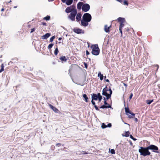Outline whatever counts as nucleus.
I'll list each match as a JSON object with an SVG mask.
<instances>
[{"label":"nucleus","instance_id":"0e129e2a","mask_svg":"<svg viewBox=\"0 0 160 160\" xmlns=\"http://www.w3.org/2000/svg\"><path fill=\"white\" fill-rule=\"evenodd\" d=\"M107 82H109V81L108 79H107L105 80Z\"/></svg>","mask_w":160,"mask_h":160},{"label":"nucleus","instance_id":"0eeeda50","mask_svg":"<svg viewBox=\"0 0 160 160\" xmlns=\"http://www.w3.org/2000/svg\"><path fill=\"white\" fill-rule=\"evenodd\" d=\"M73 32L78 34H83L84 33V30H82L79 28H74L73 29Z\"/></svg>","mask_w":160,"mask_h":160},{"label":"nucleus","instance_id":"e433bc0d","mask_svg":"<svg viewBox=\"0 0 160 160\" xmlns=\"http://www.w3.org/2000/svg\"><path fill=\"white\" fill-rule=\"evenodd\" d=\"M100 108H106V105H102L101 107H100Z\"/></svg>","mask_w":160,"mask_h":160},{"label":"nucleus","instance_id":"b1692460","mask_svg":"<svg viewBox=\"0 0 160 160\" xmlns=\"http://www.w3.org/2000/svg\"><path fill=\"white\" fill-rule=\"evenodd\" d=\"M153 101V100H147L146 101V102L147 104L149 105L151 104Z\"/></svg>","mask_w":160,"mask_h":160},{"label":"nucleus","instance_id":"338daca9","mask_svg":"<svg viewBox=\"0 0 160 160\" xmlns=\"http://www.w3.org/2000/svg\"><path fill=\"white\" fill-rule=\"evenodd\" d=\"M4 10V9L3 8H2L1 9V11H3Z\"/></svg>","mask_w":160,"mask_h":160},{"label":"nucleus","instance_id":"2f4dec72","mask_svg":"<svg viewBox=\"0 0 160 160\" xmlns=\"http://www.w3.org/2000/svg\"><path fill=\"white\" fill-rule=\"evenodd\" d=\"M109 93H107V96H108V97H110V98H111V95L112 94V91H109Z\"/></svg>","mask_w":160,"mask_h":160},{"label":"nucleus","instance_id":"603ef678","mask_svg":"<svg viewBox=\"0 0 160 160\" xmlns=\"http://www.w3.org/2000/svg\"><path fill=\"white\" fill-rule=\"evenodd\" d=\"M90 54V53L89 51H88V50H86V55H88Z\"/></svg>","mask_w":160,"mask_h":160},{"label":"nucleus","instance_id":"4468645a","mask_svg":"<svg viewBox=\"0 0 160 160\" xmlns=\"http://www.w3.org/2000/svg\"><path fill=\"white\" fill-rule=\"evenodd\" d=\"M108 91L107 86L104 88L102 91V95L103 96H106L107 94V92Z\"/></svg>","mask_w":160,"mask_h":160},{"label":"nucleus","instance_id":"a19ab883","mask_svg":"<svg viewBox=\"0 0 160 160\" xmlns=\"http://www.w3.org/2000/svg\"><path fill=\"white\" fill-rule=\"evenodd\" d=\"M51 149L52 150H53L55 149V146L53 145H52L51 146Z\"/></svg>","mask_w":160,"mask_h":160},{"label":"nucleus","instance_id":"a878e982","mask_svg":"<svg viewBox=\"0 0 160 160\" xmlns=\"http://www.w3.org/2000/svg\"><path fill=\"white\" fill-rule=\"evenodd\" d=\"M129 114L132 116H131V115H129L128 118H134L133 116H134L135 115V114L131 112H130V113Z\"/></svg>","mask_w":160,"mask_h":160},{"label":"nucleus","instance_id":"423d86ee","mask_svg":"<svg viewBox=\"0 0 160 160\" xmlns=\"http://www.w3.org/2000/svg\"><path fill=\"white\" fill-rule=\"evenodd\" d=\"M90 8V6L88 4L83 3L82 8V10L84 12L88 11Z\"/></svg>","mask_w":160,"mask_h":160},{"label":"nucleus","instance_id":"ddd939ff","mask_svg":"<svg viewBox=\"0 0 160 160\" xmlns=\"http://www.w3.org/2000/svg\"><path fill=\"white\" fill-rule=\"evenodd\" d=\"M76 17V21L77 22L80 21L81 20V18L82 17V14L81 13H77Z\"/></svg>","mask_w":160,"mask_h":160},{"label":"nucleus","instance_id":"aec40b11","mask_svg":"<svg viewBox=\"0 0 160 160\" xmlns=\"http://www.w3.org/2000/svg\"><path fill=\"white\" fill-rule=\"evenodd\" d=\"M73 1V0H67L65 3L67 5L69 6L72 3Z\"/></svg>","mask_w":160,"mask_h":160},{"label":"nucleus","instance_id":"39448f33","mask_svg":"<svg viewBox=\"0 0 160 160\" xmlns=\"http://www.w3.org/2000/svg\"><path fill=\"white\" fill-rule=\"evenodd\" d=\"M82 18L87 21L90 22L92 19V16L89 13H86L83 15Z\"/></svg>","mask_w":160,"mask_h":160},{"label":"nucleus","instance_id":"de8ad7c7","mask_svg":"<svg viewBox=\"0 0 160 160\" xmlns=\"http://www.w3.org/2000/svg\"><path fill=\"white\" fill-rule=\"evenodd\" d=\"M132 96H133V94L132 93L130 94V95L129 96V99L130 100L132 98Z\"/></svg>","mask_w":160,"mask_h":160},{"label":"nucleus","instance_id":"f8f14e48","mask_svg":"<svg viewBox=\"0 0 160 160\" xmlns=\"http://www.w3.org/2000/svg\"><path fill=\"white\" fill-rule=\"evenodd\" d=\"M51 35L50 33H47L44 35H43L42 36V39H47Z\"/></svg>","mask_w":160,"mask_h":160},{"label":"nucleus","instance_id":"9d476101","mask_svg":"<svg viewBox=\"0 0 160 160\" xmlns=\"http://www.w3.org/2000/svg\"><path fill=\"white\" fill-rule=\"evenodd\" d=\"M112 126V124L111 123H108L107 125L105 124V123H102V124L101 128L102 129H105L107 127L111 128Z\"/></svg>","mask_w":160,"mask_h":160},{"label":"nucleus","instance_id":"7c9ffc66","mask_svg":"<svg viewBox=\"0 0 160 160\" xmlns=\"http://www.w3.org/2000/svg\"><path fill=\"white\" fill-rule=\"evenodd\" d=\"M55 38V36L54 35L51 37L50 39V42H52Z\"/></svg>","mask_w":160,"mask_h":160},{"label":"nucleus","instance_id":"8fccbe9b","mask_svg":"<svg viewBox=\"0 0 160 160\" xmlns=\"http://www.w3.org/2000/svg\"><path fill=\"white\" fill-rule=\"evenodd\" d=\"M31 33L35 31V29L34 28H32L31 29Z\"/></svg>","mask_w":160,"mask_h":160},{"label":"nucleus","instance_id":"37998d69","mask_svg":"<svg viewBox=\"0 0 160 160\" xmlns=\"http://www.w3.org/2000/svg\"><path fill=\"white\" fill-rule=\"evenodd\" d=\"M91 102H92V104L93 105H94V106H95V105H95V102L93 100H92V101H91Z\"/></svg>","mask_w":160,"mask_h":160},{"label":"nucleus","instance_id":"6e6d98bb","mask_svg":"<svg viewBox=\"0 0 160 160\" xmlns=\"http://www.w3.org/2000/svg\"><path fill=\"white\" fill-rule=\"evenodd\" d=\"M104 105H107L108 104L107 102H104Z\"/></svg>","mask_w":160,"mask_h":160},{"label":"nucleus","instance_id":"052dcab7","mask_svg":"<svg viewBox=\"0 0 160 160\" xmlns=\"http://www.w3.org/2000/svg\"><path fill=\"white\" fill-rule=\"evenodd\" d=\"M112 90V89H111V88L109 87L108 89V91H109H109H111Z\"/></svg>","mask_w":160,"mask_h":160},{"label":"nucleus","instance_id":"bb28decb","mask_svg":"<svg viewBox=\"0 0 160 160\" xmlns=\"http://www.w3.org/2000/svg\"><path fill=\"white\" fill-rule=\"evenodd\" d=\"M58 52H59V51H58V47L57 46V48L55 49V50L54 51V54L55 55H57V54H58Z\"/></svg>","mask_w":160,"mask_h":160},{"label":"nucleus","instance_id":"a18cd8bd","mask_svg":"<svg viewBox=\"0 0 160 160\" xmlns=\"http://www.w3.org/2000/svg\"><path fill=\"white\" fill-rule=\"evenodd\" d=\"M94 108H95L96 110H97V111L99 110V109L98 108V107L97 106L95 105V106H94Z\"/></svg>","mask_w":160,"mask_h":160},{"label":"nucleus","instance_id":"49530a36","mask_svg":"<svg viewBox=\"0 0 160 160\" xmlns=\"http://www.w3.org/2000/svg\"><path fill=\"white\" fill-rule=\"evenodd\" d=\"M97 95L98 97H99L102 96L101 95L100 93L99 92L98 93Z\"/></svg>","mask_w":160,"mask_h":160},{"label":"nucleus","instance_id":"72a5a7b5","mask_svg":"<svg viewBox=\"0 0 160 160\" xmlns=\"http://www.w3.org/2000/svg\"><path fill=\"white\" fill-rule=\"evenodd\" d=\"M110 153L112 154H115V152L114 149H111L110 151Z\"/></svg>","mask_w":160,"mask_h":160},{"label":"nucleus","instance_id":"4c0bfd02","mask_svg":"<svg viewBox=\"0 0 160 160\" xmlns=\"http://www.w3.org/2000/svg\"><path fill=\"white\" fill-rule=\"evenodd\" d=\"M124 4L125 5H128V1L127 0H124L123 2Z\"/></svg>","mask_w":160,"mask_h":160},{"label":"nucleus","instance_id":"774afa93","mask_svg":"<svg viewBox=\"0 0 160 160\" xmlns=\"http://www.w3.org/2000/svg\"><path fill=\"white\" fill-rule=\"evenodd\" d=\"M88 59H89V61H91V59H90V58H88Z\"/></svg>","mask_w":160,"mask_h":160},{"label":"nucleus","instance_id":"6ab92c4d","mask_svg":"<svg viewBox=\"0 0 160 160\" xmlns=\"http://www.w3.org/2000/svg\"><path fill=\"white\" fill-rule=\"evenodd\" d=\"M98 77H99L100 80H102L103 79L104 76L100 72H98Z\"/></svg>","mask_w":160,"mask_h":160},{"label":"nucleus","instance_id":"1a4fd4ad","mask_svg":"<svg viewBox=\"0 0 160 160\" xmlns=\"http://www.w3.org/2000/svg\"><path fill=\"white\" fill-rule=\"evenodd\" d=\"M89 22L82 18L81 20V25L84 27H87L88 25Z\"/></svg>","mask_w":160,"mask_h":160},{"label":"nucleus","instance_id":"c756f323","mask_svg":"<svg viewBox=\"0 0 160 160\" xmlns=\"http://www.w3.org/2000/svg\"><path fill=\"white\" fill-rule=\"evenodd\" d=\"M106 97V98H105V97H103V100H104V102H106L110 98V97L107 96V95L106 96H105Z\"/></svg>","mask_w":160,"mask_h":160},{"label":"nucleus","instance_id":"f704fd0d","mask_svg":"<svg viewBox=\"0 0 160 160\" xmlns=\"http://www.w3.org/2000/svg\"><path fill=\"white\" fill-rule=\"evenodd\" d=\"M129 136L130 138L134 141H135L137 140V139L134 138L132 135H130Z\"/></svg>","mask_w":160,"mask_h":160},{"label":"nucleus","instance_id":"13d9d810","mask_svg":"<svg viewBox=\"0 0 160 160\" xmlns=\"http://www.w3.org/2000/svg\"><path fill=\"white\" fill-rule=\"evenodd\" d=\"M123 85L126 88L127 87V84L124 83H123Z\"/></svg>","mask_w":160,"mask_h":160},{"label":"nucleus","instance_id":"c85d7f7f","mask_svg":"<svg viewBox=\"0 0 160 160\" xmlns=\"http://www.w3.org/2000/svg\"><path fill=\"white\" fill-rule=\"evenodd\" d=\"M53 45H54V44L52 43L49 44V45H48V49H50L51 48H52V47L53 46Z\"/></svg>","mask_w":160,"mask_h":160},{"label":"nucleus","instance_id":"f3484780","mask_svg":"<svg viewBox=\"0 0 160 160\" xmlns=\"http://www.w3.org/2000/svg\"><path fill=\"white\" fill-rule=\"evenodd\" d=\"M111 27V26L108 27L107 25H106L104 26V31L106 32H110V28Z\"/></svg>","mask_w":160,"mask_h":160},{"label":"nucleus","instance_id":"a211bd4d","mask_svg":"<svg viewBox=\"0 0 160 160\" xmlns=\"http://www.w3.org/2000/svg\"><path fill=\"white\" fill-rule=\"evenodd\" d=\"M117 19L118 21L120 22V23L121 22L123 23L125 21V19L123 18L119 17Z\"/></svg>","mask_w":160,"mask_h":160},{"label":"nucleus","instance_id":"5701e85b","mask_svg":"<svg viewBox=\"0 0 160 160\" xmlns=\"http://www.w3.org/2000/svg\"><path fill=\"white\" fill-rule=\"evenodd\" d=\"M59 59L62 61L66 62L67 59L65 56H62L59 58Z\"/></svg>","mask_w":160,"mask_h":160},{"label":"nucleus","instance_id":"2eb2a0df","mask_svg":"<svg viewBox=\"0 0 160 160\" xmlns=\"http://www.w3.org/2000/svg\"><path fill=\"white\" fill-rule=\"evenodd\" d=\"M83 3L82 2H79L77 4V8L78 10H80L82 8Z\"/></svg>","mask_w":160,"mask_h":160},{"label":"nucleus","instance_id":"f257e3e1","mask_svg":"<svg viewBox=\"0 0 160 160\" xmlns=\"http://www.w3.org/2000/svg\"><path fill=\"white\" fill-rule=\"evenodd\" d=\"M139 148L138 152L140 153L141 155L144 157L151 155V152L149 151L148 146L146 147H139Z\"/></svg>","mask_w":160,"mask_h":160},{"label":"nucleus","instance_id":"6e6552de","mask_svg":"<svg viewBox=\"0 0 160 160\" xmlns=\"http://www.w3.org/2000/svg\"><path fill=\"white\" fill-rule=\"evenodd\" d=\"M75 9V6L74 5L71 6L70 7H68L65 9V12L67 13L71 12L73 10Z\"/></svg>","mask_w":160,"mask_h":160},{"label":"nucleus","instance_id":"f03ea898","mask_svg":"<svg viewBox=\"0 0 160 160\" xmlns=\"http://www.w3.org/2000/svg\"><path fill=\"white\" fill-rule=\"evenodd\" d=\"M91 48L92 49L91 53L92 55L97 56L99 54L100 49L98 44H94L93 46H91Z\"/></svg>","mask_w":160,"mask_h":160},{"label":"nucleus","instance_id":"09e8293b","mask_svg":"<svg viewBox=\"0 0 160 160\" xmlns=\"http://www.w3.org/2000/svg\"><path fill=\"white\" fill-rule=\"evenodd\" d=\"M122 28H119V31H120V33H121V35H122Z\"/></svg>","mask_w":160,"mask_h":160},{"label":"nucleus","instance_id":"9b49d317","mask_svg":"<svg viewBox=\"0 0 160 160\" xmlns=\"http://www.w3.org/2000/svg\"><path fill=\"white\" fill-rule=\"evenodd\" d=\"M49 106L50 108L51 109H52L55 112L58 113V112H60L59 110L56 107L53 106L51 104H49Z\"/></svg>","mask_w":160,"mask_h":160},{"label":"nucleus","instance_id":"4be33fe9","mask_svg":"<svg viewBox=\"0 0 160 160\" xmlns=\"http://www.w3.org/2000/svg\"><path fill=\"white\" fill-rule=\"evenodd\" d=\"M82 96H83V98H84V99L85 101L86 102H88V97H87V95L85 94H84Z\"/></svg>","mask_w":160,"mask_h":160},{"label":"nucleus","instance_id":"3c124183","mask_svg":"<svg viewBox=\"0 0 160 160\" xmlns=\"http://www.w3.org/2000/svg\"><path fill=\"white\" fill-rule=\"evenodd\" d=\"M42 24L43 26H47V24H46V22H42Z\"/></svg>","mask_w":160,"mask_h":160},{"label":"nucleus","instance_id":"cd10ccee","mask_svg":"<svg viewBox=\"0 0 160 160\" xmlns=\"http://www.w3.org/2000/svg\"><path fill=\"white\" fill-rule=\"evenodd\" d=\"M50 19V16L47 15L43 18V19L48 21Z\"/></svg>","mask_w":160,"mask_h":160},{"label":"nucleus","instance_id":"393cba45","mask_svg":"<svg viewBox=\"0 0 160 160\" xmlns=\"http://www.w3.org/2000/svg\"><path fill=\"white\" fill-rule=\"evenodd\" d=\"M129 133H129V131L125 132V133L124 135H123V134H122V136L125 137H128L129 136Z\"/></svg>","mask_w":160,"mask_h":160},{"label":"nucleus","instance_id":"dca6fc26","mask_svg":"<svg viewBox=\"0 0 160 160\" xmlns=\"http://www.w3.org/2000/svg\"><path fill=\"white\" fill-rule=\"evenodd\" d=\"M92 100H98L97 95L96 94L92 93L91 94Z\"/></svg>","mask_w":160,"mask_h":160},{"label":"nucleus","instance_id":"4d7b16f0","mask_svg":"<svg viewBox=\"0 0 160 160\" xmlns=\"http://www.w3.org/2000/svg\"><path fill=\"white\" fill-rule=\"evenodd\" d=\"M63 3H65L67 0H61Z\"/></svg>","mask_w":160,"mask_h":160},{"label":"nucleus","instance_id":"5fc2aeb1","mask_svg":"<svg viewBox=\"0 0 160 160\" xmlns=\"http://www.w3.org/2000/svg\"><path fill=\"white\" fill-rule=\"evenodd\" d=\"M155 66L157 67V69L156 70V71L158 70V68H159V65L158 64H156L155 65Z\"/></svg>","mask_w":160,"mask_h":160},{"label":"nucleus","instance_id":"c03bdc74","mask_svg":"<svg viewBox=\"0 0 160 160\" xmlns=\"http://www.w3.org/2000/svg\"><path fill=\"white\" fill-rule=\"evenodd\" d=\"M62 145V144L60 143H57L56 145V146L57 147H60Z\"/></svg>","mask_w":160,"mask_h":160},{"label":"nucleus","instance_id":"79ce46f5","mask_svg":"<svg viewBox=\"0 0 160 160\" xmlns=\"http://www.w3.org/2000/svg\"><path fill=\"white\" fill-rule=\"evenodd\" d=\"M84 65L85 68H87L88 67V64L84 62Z\"/></svg>","mask_w":160,"mask_h":160},{"label":"nucleus","instance_id":"473e14b6","mask_svg":"<svg viewBox=\"0 0 160 160\" xmlns=\"http://www.w3.org/2000/svg\"><path fill=\"white\" fill-rule=\"evenodd\" d=\"M123 23L122 22L120 23L119 28H122L124 26V24H123Z\"/></svg>","mask_w":160,"mask_h":160},{"label":"nucleus","instance_id":"864d4df0","mask_svg":"<svg viewBox=\"0 0 160 160\" xmlns=\"http://www.w3.org/2000/svg\"><path fill=\"white\" fill-rule=\"evenodd\" d=\"M134 121H135V122H137L138 121V120L137 118H134Z\"/></svg>","mask_w":160,"mask_h":160},{"label":"nucleus","instance_id":"ea45409f","mask_svg":"<svg viewBox=\"0 0 160 160\" xmlns=\"http://www.w3.org/2000/svg\"><path fill=\"white\" fill-rule=\"evenodd\" d=\"M102 96L98 98V100L99 102H100L102 100Z\"/></svg>","mask_w":160,"mask_h":160},{"label":"nucleus","instance_id":"e2e57ef3","mask_svg":"<svg viewBox=\"0 0 160 160\" xmlns=\"http://www.w3.org/2000/svg\"><path fill=\"white\" fill-rule=\"evenodd\" d=\"M130 144L131 145H132V143L131 141H130Z\"/></svg>","mask_w":160,"mask_h":160},{"label":"nucleus","instance_id":"7ed1b4c3","mask_svg":"<svg viewBox=\"0 0 160 160\" xmlns=\"http://www.w3.org/2000/svg\"><path fill=\"white\" fill-rule=\"evenodd\" d=\"M77 13V11L76 9L73 10V11L70 13L68 17L72 21H75V17Z\"/></svg>","mask_w":160,"mask_h":160},{"label":"nucleus","instance_id":"58836bf2","mask_svg":"<svg viewBox=\"0 0 160 160\" xmlns=\"http://www.w3.org/2000/svg\"><path fill=\"white\" fill-rule=\"evenodd\" d=\"M106 108H110L112 109V108L111 105H110L109 104H108L107 105H106Z\"/></svg>","mask_w":160,"mask_h":160},{"label":"nucleus","instance_id":"bf43d9fd","mask_svg":"<svg viewBox=\"0 0 160 160\" xmlns=\"http://www.w3.org/2000/svg\"><path fill=\"white\" fill-rule=\"evenodd\" d=\"M116 1H118V2L122 3V0H116Z\"/></svg>","mask_w":160,"mask_h":160},{"label":"nucleus","instance_id":"c9c22d12","mask_svg":"<svg viewBox=\"0 0 160 160\" xmlns=\"http://www.w3.org/2000/svg\"><path fill=\"white\" fill-rule=\"evenodd\" d=\"M2 72L4 70V66L3 63H2L1 65V68L0 70Z\"/></svg>","mask_w":160,"mask_h":160},{"label":"nucleus","instance_id":"20e7f679","mask_svg":"<svg viewBox=\"0 0 160 160\" xmlns=\"http://www.w3.org/2000/svg\"><path fill=\"white\" fill-rule=\"evenodd\" d=\"M149 150H152V151L156 152L157 153H159V152L158 151V147L154 145H150L149 146H148Z\"/></svg>","mask_w":160,"mask_h":160},{"label":"nucleus","instance_id":"69168bd1","mask_svg":"<svg viewBox=\"0 0 160 160\" xmlns=\"http://www.w3.org/2000/svg\"><path fill=\"white\" fill-rule=\"evenodd\" d=\"M49 2H52L54 0H48Z\"/></svg>","mask_w":160,"mask_h":160},{"label":"nucleus","instance_id":"680f3d73","mask_svg":"<svg viewBox=\"0 0 160 160\" xmlns=\"http://www.w3.org/2000/svg\"><path fill=\"white\" fill-rule=\"evenodd\" d=\"M62 38L61 37H60L58 38V40L59 41H60L62 40Z\"/></svg>","mask_w":160,"mask_h":160},{"label":"nucleus","instance_id":"412c9836","mask_svg":"<svg viewBox=\"0 0 160 160\" xmlns=\"http://www.w3.org/2000/svg\"><path fill=\"white\" fill-rule=\"evenodd\" d=\"M125 112L127 115H128V113L129 114L130 113V112H131L128 107H125Z\"/></svg>","mask_w":160,"mask_h":160}]
</instances>
